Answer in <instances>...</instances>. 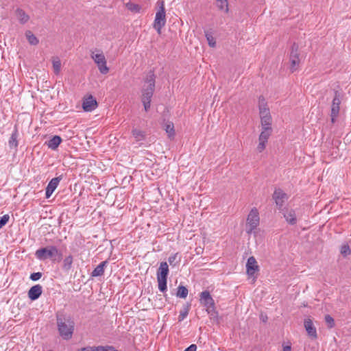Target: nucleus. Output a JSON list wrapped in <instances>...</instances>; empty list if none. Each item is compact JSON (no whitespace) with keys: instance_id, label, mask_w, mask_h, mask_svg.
<instances>
[{"instance_id":"38","label":"nucleus","mask_w":351,"mask_h":351,"mask_svg":"<svg viewBox=\"0 0 351 351\" xmlns=\"http://www.w3.org/2000/svg\"><path fill=\"white\" fill-rule=\"evenodd\" d=\"M95 351H118L113 346H97L95 347Z\"/></svg>"},{"instance_id":"24","label":"nucleus","mask_w":351,"mask_h":351,"mask_svg":"<svg viewBox=\"0 0 351 351\" xmlns=\"http://www.w3.org/2000/svg\"><path fill=\"white\" fill-rule=\"evenodd\" d=\"M61 142L62 138L59 136H54L45 143L49 148L56 150Z\"/></svg>"},{"instance_id":"25","label":"nucleus","mask_w":351,"mask_h":351,"mask_svg":"<svg viewBox=\"0 0 351 351\" xmlns=\"http://www.w3.org/2000/svg\"><path fill=\"white\" fill-rule=\"evenodd\" d=\"M25 36L30 45H36L38 44V43H39L38 39L30 30L26 31Z\"/></svg>"},{"instance_id":"23","label":"nucleus","mask_w":351,"mask_h":351,"mask_svg":"<svg viewBox=\"0 0 351 351\" xmlns=\"http://www.w3.org/2000/svg\"><path fill=\"white\" fill-rule=\"evenodd\" d=\"M18 136H19V132L16 126L14 127V129L11 134V136L8 141V145L10 148H16L19 145L18 143Z\"/></svg>"},{"instance_id":"3","label":"nucleus","mask_w":351,"mask_h":351,"mask_svg":"<svg viewBox=\"0 0 351 351\" xmlns=\"http://www.w3.org/2000/svg\"><path fill=\"white\" fill-rule=\"evenodd\" d=\"M35 256L40 261H45L48 258L56 261V257H58V260H60L62 254L56 246L48 245L37 250L35 252Z\"/></svg>"},{"instance_id":"27","label":"nucleus","mask_w":351,"mask_h":351,"mask_svg":"<svg viewBox=\"0 0 351 351\" xmlns=\"http://www.w3.org/2000/svg\"><path fill=\"white\" fill-rule=\"evenodd\" d=\"M217 6L220 10H223L226 13H228V0H216Z\"/></svg>"},{"instance_id":"6","label":"nucleus","mask_w":351,"mask_h":351,"mask_svg":"<svg viewBox=\"0 0 351 351\" xmlns=\"http://www.w3.org/2000/svg\"><path fill=\"white\" fill-rule=\"evenodd\" d=\"M342 95L338 90L334 91V96L330 106V118L332 123H335L340 112V104L341 103Z\"/></svg>"},{"instance_id":"40","label":"nucleus","mask_w":351,"mask_h":351,"mask_svg":"<svg viewBox=\"0 0 351 351\" xmlns=\"http://www.w3.org/2000/svg\"><path fill=\"white\" fill-rule=\"evenodd\" d=\"M42 273L41 272H35L32 273L30 275V279L33 281L38 280L42 277Z\"/></svg>"},{"instance_id":"18","label":"nucleus","mask_w":351,"mask_h":351,"mask_svg":"<svg viewBox=\"0 0 351 351\" xmlns=\"http://www.w3.org/2000/svg\"><path fill=\"white\" fill-rule=\"evenodd\" d=\"M281 210L282 211L284 217L289 223L291 225L296 223L297 219L295 213L293 209L285 208L281 209Z\"/></svg>"},{"instance_id":"21","label":"nucleus","mask_w":351,"mask_h":351,"mask_svg":"<svg viewBox=\"0 0 351 351\" xmlns=\"http://www.w3.org/2000/svg\"><path fill=\"white\" fill-rule=\"evenodd\" d=\"M15 15L19 23L21 24L26 23L29 19V15L21 8H17L15 10Z\"/></svg>"},{"instance_id":"32","label":"nucleus","mask_w":351,"mask_h":351,"mask_svg":"<svg viewBox=\"0 0 351 351\" xmlns=\"http://www.w3.org/2000/svg\"><path fill=\"white\" fill-rule=\"evenodd\" d=\"M53 68L54 73L56 74H58L60 73V69H61V62L59 60V58H53Z\"/></svg>"},{"instance_id":"30","label":"nucleus","mask_w":351,"mask_h":351,"mask_svg":"<svg viewBox=\"0 0 351 351\" xmlns=\"http://www.w3.org/2000/svg\"><path fill=\"white\" fill-rule=\"evenodd\" d=\"M165 131L169 138H173L175 135L174 126L172 123H168L165 125Z\"/></svg>"},{"instance_id":"12","label":"nucleus","mask_w":351,"mask_h":351,"mask_svg":"<svg viewBox=\"0 0 351 351\" xmlns=\"http://www.w3.org/2000/svg\"><path fill=\"white\" fill-rule=\"evenodd\" d=\"M273 198L278 209L281 210L284 203L288 199V195L282 189H276L273 194Z\"/></svg>"},{"instance_id":"8","label":"nucleus","mask_w":351,"mask_h":351,"mask_svg":"<svg viewBox=\"0 0 351 351\" xmlns=\"http://www.w3.org/2000/svg\"><path fill=\"white\" fill-rule=\"evenodd\" d=\"M166 23V14L165 9L164 7L163 2L161 3V5L156 13L155 20L154 23V27L160 34L161 29L165 25Z\"/></svg>"},{"instance_id":"9","label":"nucleus","mask_w":351,"mask_h":351,"mask_svg":"<svg viewBox=\"0 0 351 351\" xmlns=\"http://www.w3.org/2000/svg\"><path fill=\"white\" fill-rule=\"evenodd\" d=\"M298 45L296 43H293L291 52H290V57L289 60L291 63L290 69L291 72H294L297 70L298 66H299L300 63V53L298 52Z\"/></svg>"},{"instance_id":"41","label":"nucleus","mask_w":351,"mask_h":351,"mask_svg":"<svg viewBox=\"0 0 351 351\" xmlns=\"http://www.w3.org/2000/svg\"><path fill=\"white\" fill-rule=\"evenodd\" d=\"M95 350H96L95 347L88 346L86 348L79 349L77 351H95Z\"/></svg>"},{"instance_id":"44","label":"nucleus","mask_w":351,"mask_h":351,"mask_svg":"<svg viewBox=\"0 0 351 351\" xmlns=\"http://www.w3.org/2000/svg\"><path fill=\"white\" fill-rule=\"evenodd\" d=\"M49 351H52V350H49Z\"/></svg>"},{"instance_id":"14","label":"nucleus","mask_w":351,"mask_h":351,"mask_svg":"<svg viewBox=\"0 0 351 351\" xmlns=\"http://www.w3.org/2000/svg\"><path fill=\"white\" fill-rule=\"evenodd\" d=\"M61 180H62V178H61V176H60V177H56V178H52L50 180V182H49V184H47V186L46 188V191H45V197L46 198L48 199L51 196L53 191L58 187Z\"/></svg>"},{"instance_id":"5","label":"nucleus","mask_w":351,"mask_h":351,"mask_svg":"<svg viewBox=\"0 0 351 351\" xmlns=\"http://www.w3.org/2000/svg\"><path fill=\"white\" fill-rule=\"evenodd\" d=\"M200 303L206 307V311L210 315L217 314L215 301L208 291H204L199 295Z\"/></svg>"},{"instance_id":"16","label":"nucleus","mask_w":351,"mask_h":351,"mask_svg":"<svg viewBox=\"0 0 351 351\" xmlns=\"http://www.w3.org/2000/svg\"><path fill=\"white\" fill-rule=\"evenodd\" d=\"M97 106V102L92 95L85 99L82 104V108L86 112H91L95 110Z\"/></svg>"},{"instance_id":"4","label":"nucleus","mask_w":351,"mask_h":351,"mask_svg":"<svg viewBox=\"0 0 351 351\" xmlns=\"http://www.w3.org/2000/svg\"><path fill=\"white\" fill-rule=\"evenodd\" d=\"M169 274V266L166 262H161L157 271V281L158 289L161 292L167 289V280Z\"/></svg>"},{"instance_id":"2","label":"nucleus","mask_w":351,"mask_h":351,"mask_svg":"<svg viewBox=\"0 0 351 351\" xmlns=\"http://www.w3.org/2000/svg\"><path fill=\"white\" fill-rule=\"evenodd\" d=\"M155 75L150 71L144 80V85L141 90V101L143 104L145 112L150 108L152 98L155 89Z\"/></svg>"},{"instance_id":"13","label":"nucleus","mask_w":351,"mask_h":351,"mask_svg":"<svg viewBox=\"0 0 351 351\" xmlns=\"http://www.w3.org/2000/svg\"><path fill=\"white\" fill-rule=\"evenodd\" d=\"M304 326L308 335L312 339H316L317 338V333L315 326L313 324V321L310 319H305L304 322Z\"/></svg>"},{"instance_id":"11","label":"nucleus","mask_w":351,"mask_h":351,"mask_svg":"<svg viewBox=\"0 0 351 351\" xmlns=\"http://www.w3.org/2000/svg\"><path fill=\"white\" fill-rule=\"evenodd\" d=\"M271 131L272 129L262 128L258 138L259 143L257 146V150L259 152H262L265 149L268 138L271 134Z\"/></svg>"},{"instance_id":"10","label":"nucleus","mask_w":351,"mask_h":351,"mask_svg":"<svg viewBox=\"0 0 351 351\" xmlns=\"http://www.w3.org/2000/svg\"><path fill=\"white\" fill-rule=\"evenodd\" d=\"M91 58L97 64L101 73L106 74L108 73L109 68L106 66V60L102 52L96 54L93 52Z\"/></svg>"},{"instance_id":"1","label":"nucleus","mask_w":351,"mask_h":351,"mask_svg":"<svg viewBox=\"0 0 351 351\" xmlns=\"http://www.w3.org/2000/svg\"><path fill=\"white\" fill-rule=\"evenodd\" d=\"M56 324L60 336L64 340L71 339L75 330V322L71 316L58 312Z\"/></svg>"},{"instance_id":"17","label":"nucleus","mask_w":351,"mask_h":351,"mask_svg":"<svg viewBox=\"0 0 351 351\" xmlns=\"http://www.w3.org/2000/svg\"><path fill=\"white\" fill-rule=\"evenodd\" d=\"M258 106L261 118L263 117H271L269 109L267 107V104L263 96H260L258 98Z\"/></svg>"},{"instance_id":"39","label":"nucleus","mask_w":351,"mask_h":351,"mask_svg":"<svg viewBox=\"0 0 351 351\" xmlns=\"http://www.w3.org/2000/svg\"><path fill=\"white\" fill-rule=\"evenodd\" d=\"M9 219L8 215H5L0 219V229L8 222Z\"/></svg>"},{"instance_id":"35","label":"nucleus","mask_w":351,"mask_h":351,"mask_svg":"<svg viewBox=\"0 0 351 351\" xmlns=\"http://www.w3.org/2000/svg\"><path fill=\"white\" fill-rule=\"evenodd\" d=\"M324 319H325L326 324H327V326L329 328H332L334 327L335 320L330 315H326L325 316Z\"/></svg>"},{"instance_id":"28","label":"nucleus","mask_w":351,"mask_h":351,"mask_svg":"<svg viewBox=\"0 0 351 351\" xmlns=\"http://www.w3.org/2000/svg\"><path fill=\"white\" fill-rule=\"evenodd\" d=\"M262 128L271 129V117L261 118Z\"/></svg>"},{"instance_id":"29","label":"nucleus","mask_w":351,"mask_h":351,"mask_svg":"<svg viewBox=\"0 0 351 351\" xmlns=\"http://www.w3.org/2000/svg\"><path fill=\"white\" fill-rule=\"evenodd\" d=\"M189 291L184 286L180 285L178 287V291L176 293L177 297L180 298H186L188 295Z\"/></svg>"},{"instance_id":"31","label":"nucleus","mask_w":351,"mask_h":351,"mask_svg":"<svg viewBox=\"0 0 351 351\" xmlns=\"http://www.w3.org/2000/svg\"><path fill=\"white\" fill-rule=\"evenodd\" d=\"M206 40L210 47H215L216 45L215 39L211 32H206L205 34Z\"/></svg>"},{"instance_id":"43","label":"nucleus","mask_w":351,"mask_h":351,"mask_svg":"<svg viewBox=\"0 0 351 351\" xmlns=\"http://www.w3.org/2000/svg\"><path fill=\"white\" fill-rule=\"evenodd\" d=\"M283 351H291V348L289 346H286L283 348Z\"/></svg>"},{"instance_id":"33","label":"nucleus","mask_w":351,"mask_h":351,"mask_svg":"<svg viewBox=\"0 0 351 351\" xmlns=\"http://www.w3.org/2000/svg\"><path fill=\"white\" fill-rule=\"evenodd\" d=\"M127 8L133 12H140L141 7L138 4L128 3L126 5Z\"/></svg>"},{"instance_id":"34","label":"nucleus","mask_w":351,"mask_h":351,"mask_svg":"<svg viewBox=\"0 0 351 351\" xmlns=\"http://www.w3.org/2000/svg\"><path fill=\"white\" fill-rule=\"evenodd\" d=\"M189 311V306H186L182 310H181L180 312V315L178 316V321L181 322V321L184 320L188 315Z\"/></svg>"},{"instance_id":"37","label":"nucleus","mask_w":351,"mask_h":351,"mask_svg":"<svg viewBox=\"0 0 351 351\" xmlns=\"http://www.w3.org/2000/svg\"><path fill=\"white\" fill-rule=\"evenodd\" d=\"M178 254V253L173 254L168 258L169 264L173 267L177 265L179 263V261H177Z\"/></svg>"},{"instance_id":"15","label":"nucleus","mask_w":351,"mask_h":351,"mask_svg":"<svg viewBox=\"0 0 351 351\" xmlns=\"http://www.w3.org/2000/svg\"><path fill=\"white\" fill-rule=\"evenodd\" d=\"M247 273L249 276H253L254 274L258 271V265L254 256H250L246 264Z\"/></svg>"},{"instance_id":"19","label":"nucleus","mask_w":351,"mask_h":351,"mask_svg":"<svg viewBox=\"0 0 351 351\" xmlns=\"http://www.w3.org/2000/svg\"><path fill=\"white\" fill-rule=\"evenodd\" d=\"M43 287L40 285H36L30 288L28 291V297L32 300H37L42 294Z\"/></svg>"},{"instance_id":"26","label":"nucleus","mask_w":351,"mask_h":351,"mask_svg":"<svg viewBox=\"0 0 351 351\" xmlns=\"http://www.w3.org/2000/svg\"><path fill=\"white\" fill-rule=\"evenodd\" d=\"M132 136H134V138L137 141H143V140H144V138L145 137V132L143 131L136 129V128H134L132 130Z\"/></svg>"},{"instance_id":"42","label":"nucleus","mask_w":351,"mask_h":351,"mask_svg":"<svg viewBox=\"0 0 351 351\" xmlns=\"http://www.w3.org/2000/svg\"><path fill=\"white\" fill-rule=\"evenodd\" d=\"M197 346L195 344H191L187 348H186L184 351H196Z\"/></svg>"},{"instance_id":"20","label":"nucleus","mask_w":351,"mask_h":351,"mask_svg":"<svg viewBox=\"0 0 351 351\" xmlns=\"http://www.w3.org/2000/svg\"><path fill=\"white\" fill-rule=\"evenodd\" d=\"M108 264V261H104L100 263L97 267L91 272L92 277L101 276L104 273L105 267Z\"/></svg>"},{"instance_id":"36","label":"nucleus","mask_w":351,"mask_h":351,"mask_svg":"<svg viewBox=\"0 0 351 351\" xmlns=\"http://www.w3.org/2000/svg\"><path fill=\"white\" fill-rule=\"evenodd\" d=\"M340 252L343 256L350 255L351 254V250L349 245L347 244L343 245L341 247Z\"/></svg>"},{"instance_id":"7","label":"nucleus","mask_w":351,"mask_h":351,"mask_svg":"<svg viewBox=\"0 0 351 351\" xmlns=\"http://www.w3.org/2000/svg\"><path fill=\"white\" fill-rule=\"evenodd\" d=\"M260 217L259 213L256 208H252L247 218V224H246V232L247 234H251L254 229L259 224Z\"/></svg>"},{"instance_id":"22","label":"nucleus","mask_w":351,"mask_h":351,"mask_svg":"<svg viewBox=\"0 0 351 351\" xmlns=\"http://www.w3.org/2000/svg\"><path fill=\"white\" fill-rule=\"evenodd\" d=\"M73 263V257L69 254L66 256L62 261V269L65 272H69L72 268Z\"/></svg>"}]
</instances>
